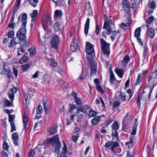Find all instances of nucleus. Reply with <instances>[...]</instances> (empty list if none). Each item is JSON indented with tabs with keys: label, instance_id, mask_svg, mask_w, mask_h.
Here are the masks:
<instances>
[{
	"label": "nucleus",
	"instance_id": "nucleus-33",
	"mask_svg": "<svg viewBox=\"0 0 157 157\" xmlns=\"http://www.w3.org/2000/svg\"><path fill=\"white\" fill-rule=\"evenodd\" d=\"M62 15V13L61 10H56L55 11L54 18L57 19L58 17H61Z\"/></svg>",
	"mask_w": 157,
	"mask_h": 157
},
{
	"label": "nucleus",
	"instance_id": "nucleus-16",
	"mask_svg": "<svg viewBox=\"0 0 157 157\" xmlns=\"http://www.w3.org/2000/svg\"><path fill=\"white\" fill-rule=\"evenodd\" d=\"M90 64L91 66L90 75L92 76L95 74L97 71L96 66L93 63L92 60H90Z\"/></svg>",
	"mask_w": 157,
	"mask_h": 157
},
{
	"label": "nucleus",
	"instance_id": "nucleus-41",
	"mask_svg": "<svg viewBox=\"0 0 157 157\" xmlns=\"http://www.w3.org/2000/svg\"><path fill=\"white\" fill-rule=\"evenodd\" d=\"M30 65L29 64L23 65L21 66L22 71H26L30 67Z\"/></svg>",
	"mask_w": 157,
	"mask_h": 157
},
{
	"label": "nucleus",
	"instance_id": "nucleus-52",
	"mask_svg": "<svg viewBox=\"0 0 157 157\" xmlns=\"http://www.w3.org/2000/svg\"><path fill=\"white\" fill-rule=\"evenodd\" d=\"M38 13V10H34L32 13L31 14L32 17H36Z\"/></svg>",
	"mask_w": 157,
	"mask_h": 157
},
{
	"label": "nucleus",
	"instance_id": "nucleus-12",
	"mask_svg": "<svg viewBox=\"0 0 157 157\" xmlns=\"http://www.w3.org/2000/svg\"><path fill=\"white\" fill-rule=\"evenodd\" d=\"M127 1V0H124L122 2V5L124 11L128 13L130 12V9Z\"/></svg>",
	"mask_w": 157,
	"mask_h": 157
},
{
	"label": "nucleus",
	"instance_id": "nucleus-62",
	"mask_svg": "<svg viewBox=\"0 0 157 157\" xmlns=\"http://www.w3.org/2000/svg\"><path fill=\"white\" fill-rule=\"evenodd\" d=\"M3 149L4 150L6 151L7 150L9 147V146L7 144L6 142H4L3 143Z\"/></svg>",
	"mask_w": 157,
	"mask_h": 157
},
{
	"label": "nucleus",
	"instance_id": "nucleus-64",
	"mask_svg": "<svg viewBox=\"0 0 157 157\" xmlns=\"http://www.w3.org/2000/svg\"><path fill=\"white\" fill-rule=\"evenodd\" d=\"M113 121V120L112 119H110L108 120L106 122V125L105 127H107Z\"/></svg>",
	"mask_w": 157,
	"mask_h": 157
},
{
	"label": "nucleus",
	"instance_id": "nucleus-9",
	"mask_svg": "<svg viewBox=\"0 0 157 157\" xmlns=\"http://www.w3.org/2000/svg\"><path fill=\"white\" fill-rule=\"evenodd\" d=\"M59 41V39L58 35H53L50 41V43L52 47L54 49H58V44Z\"/></svg>",
	"mask_w": 157,
	"mask_h": 157
},
{
	"label": "nucleus",
	"instance_id": "nucleus-53",
	"mask_svg": "<svg viewBox=\"0 0 157 157\" xmlns=\"http://www.w3.org/2000/svg\"><path fill=\"white\" fill-rule=\"evenodd\" d=\"M62 153L63 154H66L67 152V146L65 142L63 141V148Z\"/></svg>",
	"mask_w": 157,
	"mask_h": 157
},
{
	"label": "nucleus",
	"instance_id": "nucleus-25",
	"mask_svg": "<svg viewBox=\"0 0 157 157\" xmlns=\"http://www.w3.org/2000/svg\"><path fill=\"white\" fill-rule=\"evenodd\" d=\"M137 120L136 119H135L133 126L132 132L131 133V135H135L136 134L137 127L138 125V124H137Z\"/></svg>",
	"mask_w": 157,
	"mask_h": 157
},
{
	"label": "nucleus",
	"instance_id": "nucleus-2",
	"mask_svg": "<svg viewBox=\"0 0 157 157\" xmlns=\"http://www.w3.org/2000/svg\"><path fill=\"white\" fill-rule=\"evenodd\" d=\"M101 50L103 54L102 55L101 59L103 62L106 63L108 65L107 59L109 58L110 52L109 51L110 44L106 42L102 38L100 39Z\"/></svg>",
	"mask_w": 157,
	"mask_h": 157
},
{
	"label": "nucleus",
	"instance_id": "nucleus-55",
	"mask_svg": "<svg viewBox=\"0 0 157 157\" xmlns=\"http://www.w3.org/2000/svg\"><path fill=\"white\" fill-rule=\"evenodd\" d=\"M85 8L86 10H90L91 8V6L90 2L89 1L87 3H86L85 4Z\"/></svg>",
	"mask_w": 157,
	"mask_h": 157
},
{
	"label": "nucleus",
	"instance_id": "nucleus-38",
	"mask_svg": "<svg viewBox=\"0 0 157 157\" xmlns=\"http://www.w3.org/2000/svg\"><path fill=\"white\" fill-rule=\"evenodd\" d=\"M26 48H24V47H23L22 46H20L19 48L17 50V55L18 56L20 55H22L21 53H20V52L21 53H23L25 49Z\"/></svg>",
	"mask_w": 157,
	"mask_h": 157
},
{
	"label": "nucleus",
	"instance_id": "nucleus-44",
	"mask_svg": "<svg viewBox=\"0 0 157 157\" xmlns=\"http://www.w3.org/2000/svg\"><path fill=\"white\" fill-rule=\"evenodd\" d=\"M30 53V55L31 56H33L36 53V51L34 48L32 47L31 48L28 50Z\"/></svg>",
	"mask_w": 157,
	"mask_h": 157
},
{
	"label": "nucleus",
	"instance_id": "nucleus-32",
	"mask_svg": "<svg viewBox=\"0 0 157 157\" xmlns=\"http://www.w3.org/2000/svg\"><path fill=\"white\" fill-rule=\"evenodd\" d=\"M154 30L151 28L149 29L147 31V34L148 36L151 38H152L155 35Z\"/></svg>",
	"mask_w": 157,
	"mask_h": 157
},
{
	"label": "nucleus",
	"instance_id": "nucleus-60",
	"mask_svg": "<svg viewBox=\"0 0 157 157\" xmlns=\"http://www.w3.org/2000/svg\"><path fill=\"white\" fill-rule=\"evenodd\" d=\"M120 104V103L118 102L117 101H114L113 103V106L114 108H117L119 106Z\"/></svg>",
	"mask_w": 157,
	"mask_h": 157
},
{
	"label": "nucleus",
	"instance_id": "nucleus-59",
	"mask_svg": "<svg viewBox=\"0 0 157 157\" xmlns=\"http://www.w3.org/2000/svg\"><path fill=\"white\" fill-rule=\"evenodd\" d=\"M153 21V17L151 16V17H149L147 19V23L148 24H150Z\"/></svg>",
	"mask_w": 157,
	"mask_h": 157
},
{
	"label": "nucleus",
	"instance_id": "nucleus-54",
	"mask_svg": "<svg viewBox=\"0 0 157 157\" xmlns=\"http://www.w3.org/2000/svg\"><path fill=\"white\" fill-rule=\"evenodd\" d=\"M8 36L10 38H13L14 36V33L13 31H11L9 32L8 33Z\"/></svg>",
	"mask_w": 157,
	"mask_h": 157
},
{
	"label": "nucleus",
	"instance_id": "nucleus-17",
	"mask_svg": "<svg viewBox=\"0 0 157 157\" xmlns=\"http://www.w3.org/2000/svg\"><path fill=\"white\" fill-rule=\"evenodd\" d=\"M119 93V94L117 97V100L121 102H123L126 100L125 94L121 91H120Z\"/></svg>",
	"mask_w": 157,
	"mask_h": 157
},
{
	"label": "nucleus",
	"instance_id": "nucleus-1",
	"mask_svg": "<svg viewBox=\"0 0 157 157\" xmlns=\"http://www.w3.org/2000/svg\"><path fill=\"white\" fill-rule=\"evenodd\" d=\"M27 17V14L24 13L23 14H21L18 17V21L17 23H18L20 21L21 22L22 24L20 30L17 32L16 36L21 41L24 40L26 37L25 34L27 31L26 26Z\"/></svg>",
	"mask_w": 157,
	"mask_h": 157
},
{
	"label": "nucleus",
	"instance_id": "nucleus-39",
	"mask_svg": "<svg viewBox=\"0 0 157 157\" xmlns=\"http://www.w3.org/2000/svg\"><path fill=\"white\" fill-rule=\"evenodd\" d=\"M97 114V112H95L94 110L91 109L89 112V117H93L96 116Z\"/></svg>",
	"mask_w": 157,
	"mask_h": 157
},
{
	"label": "nucleus",
	"instance_id": "nucleus-30",
	"mask_svg": "<svg viewBox=\"0 0 157 157\" xmlns=\"http://www.w3.org/2000/svg\"><path fill=\"white\" fill-rule=\"evenodd\" d=\"M23 121L24 123V127L25 131H26L27 129V125L28 121L26 117V113H24L23 117Z\"/></svg>",
	"mask_w": 157,
	"mask_h": 157
},
{
	"label": "nucleus",
	"instance_id": "nucleus-57",
	"mask_svg": "<svg viewBox=\"0 0 157 157\" xmlns=\"http://www.w3.org/2000/svg\"><path fill=\"white\" fill-rule=\"evenodd\" d=\"M10 124L11 127V132H13L16 130L15 124L14 123H10Z\"/></svg>",
	"mask_w": 157,
	"mask_h": 157
},
{
	"label": "nucleus",
	"instance_id": "nucleus-35",
	"mask_svg": "<svg viewBox=\"0 0 157 157\" xmlns=\"http://www.w3.org/2000/svg\"><path fill=\"white\" fill-rule=\"evenodd\" d=\"M141 29L140 27H138L136 29L134 33V36L135 37H139L140 36Z\"/></svg>",
	"mask_w": 157,
	"mask_h": 157
},
{
	"label": "nucleus",
	"instance_id": "nucleus-10",
	"mask_svg": "<svg viewBox=\"0 0 157 157\" xmlns=\"http://www.w3.org/2000/svg\"><path fill=\"white\" fill-rule=\"evenodd\" d=\"M86 53L89 55H91L94 52V45L91 44L88 42H86Z\"/></svg>",
	"mask_w": 157,
	"mask_h": 157
},
{
	"label": "nucleus",
	"instance_id": "nucleus-29",
	"mask_svg": "<svg viewBox=\"0 0 157 157\" xmlns=\"http://www.w3.org/2000/svg\"><path fill=\"white\" fill-rule=\"evenodd\" d=\"M112 21L111 19L109 20H107L104 22V26L103 28V29H106L107 27H110L111 25H113Z\"/></svg>",
	"mask_w": 157,
	"mask_h": 157
},
{
	"label": "nucleus",
	"instance_id": "nucleus-13",
	"mask_svg": "<svg viewBox=\"0 0 157 157\" xmlns=\"http://www.w3.org/2000/svg\"><path fill=\"white\" fill-rule=\"evenodd\" d=\"M140 0H130L129 2L130 7L132 9L136 8L140 4Z\"/></svg>",
	"mask_w": 157,
	"mask_h": 157
},
{
	"label": "nucleus",
	"instance_id": "nucleus-43",
	"mask_svg": "<svg viewBox=\"0 0 157 157\" xmlns=\"http://www.w3.org/2000/svg\"><path fill=\"white\" fill-rule=\"evenodd\" d=\"M15 118V116L14 115H9V121L10 123H14V120Z\"/></svg>",
	"mask_w": 157,
	"mask_h": 157
},
{
	"label": "nucleus",
	"instance_id": "nucleus-19",
	"mask_svg": "<svg viewBox=\"0 0 157 157\" xmlns=\"http://www.w3.org/2000/svg\"><path fill=\"white\" fill-rule=\"evenodd\" d=\"M57 126L55 125L52 127L48 129L47 130L49 132V134L51 135H52L56 133L57 132Z\"/></svg>",
	"mask_w": 157,
	"mask_h": 157
},
{
	"label": "nucleus",
	"instance_id": "nucleus-27",
	"mask_svg": "<svg viewBox=\"0 0 157 157\" xmlns=\"http://www.w3.org/2000/svg\"><path fill=\"white\" fill-rule=\"evenodd\" d=\"M78 46V44L75 42L74 38H73L72 44L70 45V47L72 51L73 52L75 51L77 49Z\"/></svg>",
	"mask_w": 157,
	"mask_h": 157
},
{
	"label": "nucleus",
	"instance_id": "nucleus-46",
	"mask_svg": "<svg viewBox=\"0 0 157 157\" xmlns=\"http://www.w3.org/2000/svg\"><path fill=\"white\" fill-rule=\"evenodd\" d=\"M74 98L75 102L77 105H80L82 103V101L80 99L77 97H74Z\"/></svg>",
	"mask_w": 157,
	"mask_h": 157
},
{
	"label": "nucleus",
	"instance_id": "nucleus-31",
	"mask_svg": "<svg viewBox=\"0 0 157 157\" xmlns=\"http://www.w3.org/2000/svg\"><path fill=\"white\" fill-rule=\"evenodd\" d=\"M101 117L99 116H97L94 117L91 120V122L92 125H94L100 121Z\"/></svg>",
	"mask_w": 157,
	"mask_h": 157
},
{
	"label": "nucleus",
	"instance_id": "nucleus-24",
	"mask_svg": "<svg viewBox=\"0 0 157 157\" xmlns=\"http://www.w3.org/2000/svg\"><path fill=\"white\" fill-rule=\"evenodd\" d=\"M136 139V138L135 136H131L129 140L125 143V145L128 146V147H129L131 144L135 142Z\"/></svg>",
	"mask_w": 157,
	"mask_h": 157
},
{
	"label": "nucleus",
	"instance_id": "nucleus-58",
	"mask_svg": "<svg viewBox=\"0 0 157 157\" xmlns=\"http://www.w3.org/2000/svg\"><path fill=\"white\" fill-rule=\"evenodd\" d=\"M96 88L101 93H103V91L102 87L99 85H96Z\"/></svg>",
	"mask_w": 157,
	"mask_h": 157
},
{
	"label": "nucleus",
	"instance_id": "nucleus-61",
	"mask_svg": "<svg viewBox=\"0 0 157 157\" xmlns=\"http://www.w3.org/2000/svg\"><path fill=\"white\" fill-rule=\"evenodd\" d=\"M84 74V72H83L82 71L81 74H80L78 78V79H77V80H82L83 79V76Z\"/></svg>",
	"mask_w": 157,
	"mask_h": 157
},
{
	"label": "nucleus",
	"instance_id": "nucleus-21",
	"mask_svg": "<svg viewBox=\"0 0 157 157\" xmlns=\"http://www.w3.org/2000/svg\"><path fill=\"white\" fill-rule=\"evenodd\" d=\"M89 108V106L87 105H84L81 107H80L77 110L78 112H82L83 113H87V110Z\"/></svg>",
	"mask_w": 157,
	"mask_h": 157
},
{
	"label": "nucleus",
	"instance_id": "nucleus-22",
	"mask_svg": "<svg viewBox=\"0 0 157 157\" xmlns=\"http://www.w3.org/2000/svg\"><path fill=\"white\" fill-rule=\"evenodd\" d=\"M115 71L119 78H122L123 77L124 74V71L123 69H115Z\"/></svg>",
	"mask_w": 157,
	"mask_h": 157
},
{
	"label": "nucleus",
	"instance_id": "nucleus-50",
	"mask_svg": "<svg viewBox=\"0 0 157 157\" xmlns=\"http://www.w3.org/2000/svg\"><path fill=\"white\" fill-rule=\"evenodd\" d=\"M21 41V46L24 47V48H27L28 47L27 40L25 39Z\"/></svg>",
	"mask_w": 157,
	"mask_h": 157
},
{
	"label": "nucleus",
	"instance_id": "nucleus-45",
	"mask_svg": "<svg viewBox=\"0 0 157 157\" xmlns=\"http://www.w3.org/2000/svg\"><path fill=\"white\" fill-rule=\"evenodd\" d=\"M44 80L45 83H48L50 81V79L49 76L44 75L43 76Z\"/></svg>",
	"mask_w": 157,
	"mask_h": 157
},
{
	"label": "nucleus",
	"instance_id": "nucleus-34",
	"mask_svg": "<svg viewBox=\"0 0 157 157\" xmlns=\"http://www.w3.org/2000/svg\"><path fill=\"white\" fill-rule=\"evenodd\" d=\"M3 68L2 69L3 71L1 72V74L2 75H5L6 72H8L10 70V68L7 65H3Z\"/></svg>",
	"mask_w": 157,
	"mask_h": 157
},
{
	"label": "nucleus",
	"instance_id": "nucleus-11",
	"mask_svg": "<svg viewBox=\"0 0 157 157\" xmlns=\"http://www.w3.org/2000/svg\"><path fill=\"white\" fill-rule=\"evenodd\" d=\"M157 78V70L155 71H154L152 74L149 76L148 79V82L149 84L151 85L153 84V82H152L153 81L154 82V79Z\"/></svg>",
	"mask_w": 157,
	"mask_h": 157
},
{
	"label": "nucleus",
	"instance_id": "nucleus-37",
	"mask_svg": "<svg viewBox=\"0 0 157 157\" xmlns=\"http://www.w3.org/2000/svg\"><path fill=\"white\" fill-rule=\"evenodd\" d=\"M28 59V57L27 56H24L22 58L19 60V63H24L26 62Z\"/></svg>",
	"mask_w": 157,
	"mask_h": 157
},
{
	"label": "nucleus",
	"instance_id": "nucleus-63",
	"mask_svg": "<svg viewBox=\"0 0 157 157\" xmlns=\"http://www.w3.org/2000/svg\"><path fill=\"white\" fill-rule=\"evenodd\" d=\"M15 27L14 24V23H10L8 25V27L9 28H12L14 29Z\"/></svg>",
	"mask_w": 157,
	"mask_h": 157
},
{
	"label": "nucleus",
	"instance_id": "nucleus-20",
	"mask_svg": "<svg viewBox=\"0 0 157 157\" xmlns=\"http://www.w3.org/2000/svg\"><path fill=\"white\" fill-rule=\"evenodd\" d=\"M131 119V117L130 116H128V114H127L125 117L123 119V128L122 130L124 132H126V130L124 128V124H126L127 123H128L130 121Z\"/></svg>",
	"mask_w": 157,
	"mask_h": 157
},
{
	"label": "nucleus",
	"instance_id": "nucleus-15",
	"mask_svg": "<svg viewBox=\"0 0 157 157\" xmlns=\"http://www.w3.org/2000/svg\"><path fill=\"white\" fill-rule=\"evenodd\" d=\"M12 139L15 146H18L19 140L18 135L17 132L13 133L12 135Z\"/></svg>",
	"mask_w": 157,
	"mask_h": 157
},
{
	"label": "nucleus",
	"instance_id": "nucleus-40",
	"mask_svg": "<svg viewBox=\"0 0 157 157\" xmlns=\"http://www.w3.org/2000/svg\"><path fill=\"white\" fill-rule=\"evenodd\" d=\"M15 38L14 39H11L10 42L9 44L8 45V47L9 48H12L14 45L17 44V43H16L15 41Z\"/></svg>",
	"mask_w": 157,
	"mask_h": 157
},
{
	"label": "nucleus",
	"instance_id": "nucleus-48",
	"mask_svg": "<svg viewBox=\"0 0 157 157\" xmlns=\"http://www.w3.org/2000/svg\"><path fill=\"white\" fill-rule=\"evenodd\" d=\"M141 80L142 77L141 76V74H139L138 76L135 84H139L141 82Z\"/></svg>",
	"mask_w": 157,
	"mask_h": 157
},
{
	"label": "nucleus",
	"instance_id": "nucleus-49",
	"mask_svg": "<svg viewBox=\"0 0 157 157\" xmlns=\"http://www.w3.org/2000/svg\"><path fill=\"white\" fill-rule=\"evenodd\" d=\"M64 0H52L56 4H59L60 5H63L64 4Z\"/></svg>",
	"mask_w": 157,
	"mask_h": 157
},
{
	"label": "nucleus",
	"instance_id": "nucleus-42",
	"mask_svg": "<svg viewBox=\"0 0 157 157\" xmlns=\"http://www.w3.org/2000/svg\"><path fill=\"white\" fill-rule=\"evenodd\" d=\"M42 112V107L39 105L36 108V114H40Z\"/></svg>",
	"mask_w": 157,
	"mask_h": 157
},
{
	"label": "nucleus",
	"instance_id": "nucleus-7",
	"mask_svg": "<svg viewBox=\"0 0 157 157\" xmlns=\"http://www.w3.org/2000/svg\"><path fill=\"white\" fill-rule=\"evenodd\" d=\"M152 90L150 86L145 87L141 95V98L143 100L149 98L152 93Z\"/></svg>",
	"mask_w": 157,
	"mask_h": 157
},
{
	"label": "nucleus",
	"instance_id": "nucleus-36",
	"mask_svg": "<svg viewBox=\"0 0 157 157\" xmlns=\"http://www.w3.org/2000/svg\"><path fill=\"white\" fill-rule=\"evenodd\" d=\"M54 28L55 31H58L61 29V27L59 23L58 22H57L55 23L54 25Z\"/></svg>",
	"mask_w": 157,
	"mask_h": 157
},
{
	"label": "nucleus",
	"instance_id": "nucleus-14",
	"mask_svg": "<svg viewBox=\"0 0 157 157\" xmlns=\"http://www.w3.org/2000/svg\"><path fill=\"white\" fill-rule=\"evenodd\" d=\"M127 24L125 23H121L120 25V28H123L124 29H126L130 27V24L131 23V20L130 18H127Z\"/></svg>",
	"mask_w": 157,
	"mask_h": 157
},
{
	"label": "nucleus",
	"instance_id": "nucleus-5",
	"mask_svg": "<svg viewBox=\"0 0 157 157\" xmlns=\"http://www.w3.org/2000/svg\"><path fill=\"white\" fill-rule=\"evenodd\" d=\"M120 145L116 141H109L107 142L105 144V147L110 150L114 153L116 151L114 149L119 147Z\"/></svg>",
	"mask_w": 157,
	"mask_h": 157
},
{
	"label": "nucleus",
	"instance_id": "nucleus-23",
	"mask_svg": "<svg viewBox=\"0 0 157 157\" xmlns=\"http://www.w3.org/2000/svg\"><path fill=\"white\" fill-rule=\"evenodd\" d=\"M130 59L129 58V56L126 55L124 56L123 59L122 60V66L123 67H124L126 66L128 62L129 61Z\"/></svg>",
	"mask_w": 157,
	"mask_h": 157
},
{
	"label": "nucleus",
	"instance_id": "nucleus-6",
	"mask_svg": "<svg viewBox=\"0 0 157 157\" xmlns=\"http://www.w3.org/2000/svg\"><path fill=\"white\" fill-rule=\"evenodd\" d=\"M119 124L118 122L117 121H115L113 124L112 126V133L111 134L112 136H115L117 139V141H119V140L118 136V134L117 130L119 128Z\"/></svg>",
	"mask_w": 157,
	"mask_h": 157
},
{
	"label": "nucleus",
	"instance_id": "nucleus-51",
	"mask_svg": "<svg viewBox=\"0 0 157 157\" xmlns=\"http://www.w3.org/2000/svg\"><path fill=\"white\" fill-rule=\"evenodd\" d=\"M35 154L34 149H31L29 152L28 157H33Z\"/></svg>",
	"mask_w": 157,
	"mask_h": 157
},
{
	"label": "nucleus",
	"instance_id": "nucleus-56",
	"mask_svg": "<svg viewBox=\"0 0 157 157\" xmlns=\"http://www.w3.org/2000/svg\"><path fill=\"white\" fill-rule=\"evenodd\" d=\"M140 94H139L138 96L137 97V104L138 105V106L139 108L140 105Z\"/></svg>",
	"mask_w": 157,
	"mask_h": 157
},
{
	"label": "nucleus",
	"instance_id": "nucleus-4",
	"mask_svg": "<svg viewBox=\"0 0 157 157\" xmlns=\"http://www.w3.org/2000/svg\"><path fill=\"white\" fill-rule=\"evenodd\" d=\"M17 92V88L16 87H14L10 89V91L8 93V94L11 101L6 99L5 102L6 106H10L12 104L13 100L14 99V95Z\"/></svg>",
	"mask_w": 157,
	"mask_h": 157
},
{
	"label": "nucleus",
	"instance_id": "nucleus-18",
	"mask_svg": "<svg viewBox=\"0 0 157 157\" xmlns=\"http://www.w3.org/2000/svg\"><path fill=\"white\" fill-rule=\"evenodd\" d=\"M90 21V19L89 18H87L85 24L84 29V33L86 36L87 35L89 28Z\"/></svg>",
	"mask_w": 157,
	"mask_h": 157
},
{
	"label": "nucleus",
	"instance_id": "nucleus-3",
	"mask_svg": "<svg viewBox=\"0 0 157 157\" xmlns=\"http://www.w3.org/2000/svg\"><path fill=\"white\" fill-rule=\"evenodd\" d=\"M47 143L50 144L53 146H55V152L57 154L59 153L61 144L59 140V137L58 135H55L52 138H48L47 139Z\"/></svg>",
	"mask_w": 157,
	"mask_h": 157
},
{
	"label": "nucleus",
	"instance_id": "nucleus-8",
	"mask_svg": "<svg viewBox=\"0 0 157 157\" xmlns=\"http://www.w3.org/2000/svg\"><path fill=\"white\" fill-rule=\"evenodd\" d=\"M52 24L51 18L49 16H45L42 20V25L44 30L48 26H52Z\"/></svg>",
	"mask_w": 157,
	"mask_h": 157
},
{
	"label": "nucleus",
	"instance_id": "nucleus-26",
	"mask_svg": "<svg viewBox=\"0 0 157 157\" xmlns=\"http://www.w3.org/2000/svg\"><path fill=\"white\" fill-rule=\"evenodd\" d=\"M110 75L109 76V82L111 83V84H113L116 81V78L113 71H110Z\"/></svg>",
	"mask_w": 157,
	"mask_h": 157
},
{
	"label": "nucleus",
	"instance_id": "nucleus-28",
	"mask_svg": "<svg viewBox=\"0 0 157 157\" xmlns=\"http://www.w3.org/2000/svg\"><path fill=\"white\" fill-rule=\"evenodd\" d=\"M47 60L48 61L50 65L52 67H56L58 63L56 62H55V61L51 58H47Z\"/></svg>",
	"mask_w": 157,
	"mask_h": 157
},
{
	"label": "nucleus",
	"instance_id": "nucleus-47",
	"mask_svg": "<svg viewBox=\"0 0 157 157\" xmlns=\"http://www.w3.org/2000/svg\"><path fill=\"white\" fill-rule=\"evenodd\" d=\"M147 6H149L150 8L154 9L155 8V3L154 1H152L148 4Z\"/></svg>",
	"mask_w": 157,
	"mask_h": 157
}]
</instances>
